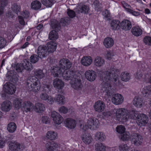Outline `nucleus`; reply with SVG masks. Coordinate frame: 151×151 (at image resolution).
I'll return each mask as SVG.
<instances>
[{
    "mask_svg": "<svg viewBox=\"0 0 151 151\" xmlns=\"http://www.w3.org/2000/svg\"><path fill=\"white\" fill-rule=\"evenodd\" d=\"M119 74V70L114 67H111L110 70L104 73L101 78L103 81V89L108 95H110V90L112 88L111 83L119 82L118 78Z\"/></svg>",
    "mask_w": 151,
    "mask_h": 151,
    "instance_id": "1",
    "label": "nucleus"
},
{
    "mask_svg": "<svg viewBox=\"0 0 151 151\" xmlns=\"http://www.w3.org/2000/svg\"><path fill=\"white\" fill-rule=\"evenodd\" d=\"M26 83L28 89L36 92L39 91L40 88V83L38 79L35 77H28L26 80Z\"/></svg>",
    "mask_w": 151,
    "mask_h": 151,
    "instance_id": "2",
    "label": "nucleus"
},
{
    "mask_svg": "<svg viewBox=\"0 0 151 151\" xmlns=\"http://www.w3.org/2000/svg\"><path fill=\"white\" fill-rule=\"evenodd\" d=\"M50 26L55 30H52L50 32L49 36V38L52 40H56L58 38V34L56 31H58L60 29V25L58 21L56 19H53L51 21Z\"/></svg>",
    "mask_w": 151,
    "mask_h": 151,
    "instance_id": "3",
    "label": "nucleus"
},
{
    "mask_svg": "<svg viewBox=\"0 0 151 151\" xmlns=\"http://www.w3.org/2000/svg\"><path fill=\"white\" fill-rule=\"evenodd\" d=\"M98 124V121L96 118H91L88 119L87 124L85 125H81L80 128L84 130L88 129L93 130L96 128L97 125Z\"/></svg>",
    "mask_w": 151,
    "mask_h": 151,
    "instance_id": "4",
    "label": "nucleus"
},
{
    "mask_svg": "<svg viewBox=\"0 0 151 151\" xmlns=\"http://www.w3.org/2000/svg\"><path fill=\"white\" fill-rule=\"evenodd\" d=\"M70 85L73 88L77 90L81 89L83 86L80 77L77 75L75 76L71 81Z\"/></svg>",
    "mask_w": 151,
    "mask_h": 151,
    "instance_id": "5",
    "label": "nucleus"
},
{
    "mask_svg": "<svg viewBox=\"0 0 151 151\" xmlns=\"http://www.w3.org/2000/svg\"><path fill=\"white\" fill-rule=\"evenodd\" d=\"M131 142L135 145L139 146L140 145L143 141V138L141 135L135 132L131 134Z\"/></svg>",
    "mask_w": 151,
    "mask_h": 151,
    "instance_id": "6",
    "label": "nucleus"
},
{
    "mask_svg": "<svg viewBox=\"0 0 151 151\" xmlns=\"http://www.w3.org/2000/svg\"><path fill=\"white\" fill-rule=\"evenodd\" d=\"M116 116L117 118H121L122 120L125 121L129 119L128 111L123 109H117L116 111Z\"/></svg>",
    "mask_w": 151,
    "mask_h": 151,
    "instance_id": "7",
    "label": "nucleus"
},
{
    "mask_svg": "<svg viewBox=\"0 0 151 151\" xmlns=\"http://www.w3.org/2000/svg\"><path fill=\"white\" fill-rule=\"evenodd\" d=\"M137 123L140 126H144L147 124L148 122L147 116L144 114H140L137 116Z\"/></svg>",
    "mask_w": 151,
    "mask_h": 151,
    "instance_id": "8",
    "label": "nucleus"
},
{
    "mask_svg": "<svg viewBox=\"0 0 151 151\" xmlns=\"http://www.w3.org/2000/svg\"><path fill=\"white\" fill-rule=\"evenodd\" d=\"M62 75L63 78L65 80H72V78H74L75 76H77L73 70H63Z\"/></svg>",
    "mask_w": 151,
    "mask_h": 151,
    "instance_id": "9",
    "label": "nucleus"
},
{
    "mask_svg": "<svg viewBox=\"0 0 151 151\" xmlns=\"http://www.w3.org/2000/svg\"><path fill=\"white\" fill-rule=\"evenodd\" d=\"M4 91L6 93L12 94L16 91V87L14 85L9 82L6 83L3 86Z\"/></svg>",
    "mask_w": 151,
    "mask_h": 151,
    "instance_id": "10",
    "label": "nucleus"
},
{
    "mask_svg": "<svg viewBox=\"0 0 151 151\" xmlns=\"http://www.w3.org/2000/svg\"><path fill=\"white\" fill-rule=\"evenodd\" d=\"M59 147V145L55 142L48 141L45 145V151H54Z\"/></svg>",
    "mask_w": 151,
    "mask_h": 151,
    "instance_id": "11",
    "label": "nucleus"
},
{
    "mask_svg": "<svg viewBox=\"0 0 151 151\" xmlns=\"http://www.w3.org/2000/svg\"><path fill=\"white\" fill-rule=\"evenodd\" d=\"M60 68L63 70L69 69L71 66V63L69 60L66 58H63L59 62Z\"/></svg>",
    "mask_w": 151,
    "mask_h": 151,
    "instance_id": "12",
    "label": "nucleus"
},
{
    "mask_svg": "<svg viewBox=\"0 0 151 151\" xmlns=\"http://www.w3.org/2000/svg\"><path fill=\"white\" fill-rule=\"evenodd\" d=\"M123 97L122 95L117 93L113 95L112 98V101L113 104L116 105H118L123 102Z\"/></svg>",
    "mask_w": 151,
    "mask_h": 151,
    "instance_id": "13",
    "label": "nucleus"
},
{
    "mask_svg": "<svg viewBox=\"0 0 151 151\" xmlns=\"http://www.w3.org/2000/svg\"><path fill=\"white\" fill-rule=\"evenodd\" d=\"M37 54L40 58H42L47 56L48 53L44 45H40L37 49Z\"/></svg>",
    "mask_w": 151,
    "mask_h": 151,
    "instance_id": "14",
    "label": "nucleus"
},
{
    "mask_svg": "<svg viewBox=\"0 0 151 151\" xmlns=\"http://www.w3.org/2000/svg\"><path fill=\"white\" fill-rule=\"evenodd\" d=\"M51 116L55 124H59L63 121V117L58 113L55 111L52 113Z\"/></svg>",
    "mask_w": 151,
    "mask_h": 151,
    "instance_id": "15",
    "label": "nucleus"
},
{
    "mask_svg": "<svg viewBox=\"0 0 151 151\" xmlns=\"http://www.w3.org/2000/svg\"><path fill=\"white\" fill-rule=\"evenodd\" d=\"M85 76L88 80L92 81L96 79V72L94 71L89 70L85 72Z\"/></svg>",
    "mask_w": 151,
    "mask_h": 151,
    "instance_id": "16",
    "label": "nucleus"
},
{
    "mask_svg": "<svg viewBox=\"0 0 151 151\" xmlns=\"http://www.w3.org/2000/svg\"><path fill=\"white\" fill-rule=\"evenodd\" d=\"M6 77L8 81L14 83H16L18 80L16 74L13 71H8L7 73Z\"/></svg>",
    "mask_w": 151,
    "mask_h": 151,
    "instance_id": "17",
    "label": "nucleus"
},
{
    "mask_svg": "<svg viewBox=\"0 0 151 151\" xmlns=\"http://www.w3.org/2000/svg\"><path fill=\"white\" fill-rule=\"evenodd\" d=\"M105 107V105L103 102L101 101H98L95 103L94 108L96 111L100 112L104 110Z\"/></svg>",
    "mask_w": 151,
    "mask_h": 151,
    "instance_id": "18",
    "label": "nucleus"
},
{
    "mask_svg": "<svg viewBox=\"0 0 151 151\" xmlns=\"http://www.w3.org/2000/svg\"><path fill=\"white\" fill-rule=\"evenodd\" d=\"M9 146V149L12 151H18L22 148L23 145L17 142H10Z\"/></svg>",
    "mask_w": 151,
    "mask_h": 151,
    "instance_id": "19",
    "label": "nucleus"
},
{
    "mask_svg": "<svg viewBox=\"0 0 151 151\" xmlns=\"http://www.w3.org/2000/svg\"><path fill=\"white\" fill-rule=\"evenodd\" d=\"M63 70L60 67H53L52 68L51 71L54 77H60L62 76Z\"/></svg>",
    "mask_w": 151,
    "mask_h": 151,
    "instance_id": "20",
    "label": "nucleus"
},
{
    "mask_svg": "<svg viewBox=\"0 0 151 151\" xmlns=\"http://www.w3.org/2000/svg\"><path fill=\"white\" fill-rule=\"evenodd\" d=\"M57 44L54 42L51 41L48 42L46 45L45 48L48 53L53 52L56 49Z\"/></svg>",
    "mask_w": 151,
    "mask_h": 151,
    "instance_id": "21",
    "label": "nucleus"
},
{
    "mask_svg": "<svg viewBox=\"0 0 151 151\" xmlns=\"http://www.w3.org/2000/svg\"><path fill=\"white\" fill-rule=\"evenodd\" d=\"M53 85L55 88L58 89H61L63 87L64 83L61 79L56 78L53 81Z\"/></svg>",
    "mask_w": 151,
    "mask_h": 151,
    "instance_id": "22",
    "label": "nucleus"
},
{
    "mask_svg": "<svg viewBox=\"0 0 151 151\" xmlns=\"http://www.w3.org/2000/svg\"><path fill=\"white\" fill-rule=\"evenodd\" d=\"M64 123L66 127L71 129H74L76 125V121L71 118H68L66 119Z\"/></svg>",
    "mask_w": 151,
    "mask_h": 151,
    "instance_id": "23",
    "label": "nucleus"
},
{
    "mask_svg": "<svg viewBox=\"0 0 151 151\" xmlns=\"http://www.w3.org/2000/svg\"><path fill=\"white\" fill-rule=\"evenodd\" d=\"M11 108V103L9 101H6L3 102L1 104V110L5 112L9 111Z\"/></svg>",
    "mask_w": 151,
    "mask_h": 151,
    "instance_id": "24",
    "label": "nucleus"
},
{
    "mask_svg": "<svg viewBox=\"0 0 151 151\" xmlns=\"http://www.w3.org/2000/svg\"><path fill=\"white\" fill-rule=\"evenodd\" d=\"M122 29L125 30H129L132 27L131 22L127 19L124 20L121 24Z\"/></svg>",
    "mask_w": 151,
    "mask_h": 151,
    "instance_id": "25",
    "label": "nucleus"
},
{
    "mask_svg": "<svg viewBox=\"0 0 151 151\" xmlns=\"http://www.w3.org/2000/svg\"><path fill=\"white\" fill-rule=\"evenodd\" d=\"M46 137L50 140H55L57 138L58 135L57 132L53 131H48L46 134Z\"/></svg>",
    "mask_w": 151,
    "mask_h": 151,
    "instance_id": "26",
    "label": "nucleus"
},
{
    "mask_svg": "<svg viewBox=\"0 0 151 151\" xmlns=\"http://www.w3.org/2000/svg\"><path fill=\"white\" fill-rule=\"evenodd\" d=\"M92 62V58L89 56L83 57L81 60V63L85 66L89 65Z\"/></svg>",
    "mask_w": 151,
    "mask_h": 151,
    "instance_id": "27",
    "label": "nucleus"
},
{
    "mask_svg": "<svg viewBox=\"0 0 151 151\" xmlns=\"http://www.w3.org/2000/svg\"><path fill=\"white\" fill-rule=\"evenodd\" d=\"M103 44L106 48H110L113 45L114 41L111 38L107 37L104 40Z\"/></svg>",
    "mask_w": 151,
    "mask_h": 151,
    "instance_id": "28",
    "label": "nucleus"
},
{
    "mask_svg": "<svg viewBox=\"0 0 151 151\" xmlns=\"http://www.w3.org/2000/svg\"><path fill=\"white\" fill-rule=\"evenodd\" d=\"M94 65L97 67H100L103 66L104 64V59L100 56L96 57L94 60Z\"/></svg>",
    "mask_w": 151,
    "mask_h": 151,
    "instance_id": "29",
    "label": "nucleus"
},
{
    "mask_svg": "<svg viewBox=\"0 0 151 151\" xmlns=\"http://www.w3.org/2000/svg\"><path fill=\"white\" fill-rule=\"evenodd\" d=\"M33 107V104L30 101H24L23 104L24 110L26 112L30 111Z\"/></svg>",
    "mask_w": 151,
    "mask_h": 151,
    "instance_id": "30",
    "label": "nucleus"
},
{
    "mask_svg": "<svg viewBox=\"0 0 151 151\" xmlns=\"http://www.w3.org/2000/svg\"><path fill=\"white\" fill-rule=\"evenodd\" d=\"M23 68L28 71H30L33 69V67L31 64L27 59H25L23 60L22 63Z\"/></svg>",
    "mask_w": 151,
    "mask_h": 151,
    "instance_id": "31",
    "label": "nucleus"
},
{
    "mask_svg": "<svg viewBox=\"0 0 151 151\" xmlns=\"http://www.w3.org/2000/svg\"><path fill=\"white\" fill-rule=\"evenodd\" d=\"M45 105L40 103H36L35 106V110L37 112L41 113L45 109Z\"/></svg>",
    "mask_w": 151,
    "mask_h": 151,
    "instance_id": "32",
    "label": "nucleus"
},
{
    "mask_svg": "<svg viewBox=\"0 0 151 151\" xmlns=\"http://www.w3.org/2000/svg\"><path fill=\"white\" fill-rule=\"evenodd\" d=\"M132 34L136 36H139L142 34V30L138 27H134L131 30Z\"/></svg>",
    "mask_w": 151,
    "mask_h": 151,
    "instance_id": "33",
    "label": "nucleus"
},
{
    "mask_svg": "<svg viewBox=\"0 0 151 151\" xmlns=\"http://www.w3.org/2000/svg\"><path fill=\"white\" fill-rule=\"evenodd\" d=\"M81 138L85 143L88 144L90 143L92 140L91 136L88 134H83L81 137Z\"/></svg>",
    "mask_w": 151,
    "mask_h": 151,
    "instance_id": "34",
    "label": "nucleus"
},
{
    "mask_svg": "<svg viewBox=\"0 0 151 151\" xmlns=\"http://www.w3.org/2000/svg\"><path fill=\"white\" fill-rule=\"evenodd\" d=\"M143 100L139 97H135L134 99L133 104L137 107H141L143 104Z\"/></svg>",
    "mask_w": 151,
    "mask_h": 151,
    "instance_id": "35",
    "label": "nucleus"
},
{
    "mask_svg": "<svg viewBox=\"0 0 151 151\" xmlns=\"http://www.w3.org/2000/svg\"><path fill=\"white\" fill-rule=\"evenodd\" d=\"M64 99L65 98L63 95L58 94L55 96L54 100L58 104L63 105L64 103Z\"/></svg>",
    "mask_w": 151,
    "mask_h": 151,
    "instance_id": "36",
    "label": "nucleus"
},
{
    "mask_svg": "<svg viewBox=\"0 0 151 151\" xmlns=\"http://www.w3.org/2000/svg\"><path fill=\"white\" fill-rule=\"evenodd\" d=\"M95 137V139L100 142H102L105 139L106 136L104 133L98 132L96 133Z\"/></svg>",
    "mask_w": 151,
    "mask_h": 151,
    "instance_id": "37",
    "label": "nucleus"
},
{
    "mask_svg": "<svg viewBox=\"0 0 151 151\" xmlns=\"http://www.w3.org/2000/svg\"><path fill=\"white\" fill-rule=\"evenodd\" d=\"M120 23L118 20H113L111 22V29L113 30L119 29L120 27Z\"/></svg>",
    "mask_w": 151,
    "mask_h": 151,
    "instance_id": "38",
    "label": "nucleus"
},
{
    "mask_svg": "<svg viewBox=\"0 0 151 151\" xmlns=\"http://www.w3.org/2000/svg\"><path fill=\"white\" fill-rule=\"evenodd\" d=\"M16 129L17 126L13 122H10L8 125L7 129L9 132H14L16 130Z\"/></svg>",
    "mask_w": 151,
    "mask_h": 151,
    "instance_id": "39",
    "label": "nucleus"
},
{
    "mask_svg": "<svg viewBox=\"0 0 151 151\" xmlns=\"http://www.w3.org/2000/svg\"><path fill=\"white\" fill-rule=\"evenodd\" d=\"M41 4L38 1L36 0L32 1L31 4V8L37 10L39 9L41 7Z\"/></svg>",
    "mask_w": 151,
    "mask_h": 151,
    "instance_id": "40",
    "label": "nucleus"
},
{
    "mask_svg": "<svg viewBox=\"0 0 151 151\" xmlns=\"http://www.w3.org/2000/svg\"><path fill=\"white\" fill-rule=\"evenodd\" d=\"M79 13H82L84 14L88 13L89 10V7L87 5H83L81 6H80L78 8Z\"/></svg>",
    "mask_w": 151,
    "mask_h": 151,
    "instance_id": "41",
    "label": "nucleus"
},
{
    "mask_svg": "<svg viewBox=\"0 0 151 151\" xmlns=\"http://www.w3.org/2000/svg\"><path fill=\"white\" fill-rule=\"evenodd\" d=\"M120 77L122 80L124 81H127L130 79L131 76L129 74L125 72H122L121 73Z\"/></svg>",
    "mask_w": 151,
    "mask_h": 151,
    "instance_id": "42",
    "label": "nucleus"
},
{
    "mask_svg": "<svg viewBox=\"0 0 151 151\" xmlns=\"http://www.w3.org/2000/svg\"><path fill=\"white\" fill-rule=\"evenodd\" d=\"M34 74L36 78H42L45 76V74L43 72L42 70L38 69L36 70L34 73Z\"/></svg>",
    "mask_w": 151,
    "mask_h": 151,
    "instance_id": "43",
    "label": "nucleus"
},
{
    "mask_svg": "<svg viewBox=\"0 0 151 151\" xmlns=\"http://www.w3.org/2000/svg\"><path fill=\"white\" fill-rule=\"evenodd\" d=\"M95 148L96 151H105L106 147L102 143H96L95 145Z\"/></svg>",
    "mask_w": 151,
    "mask_h": 151,
    "instance_id": "44",
    "label": "nucleus"
},
{
    "mask_svg": "<svg viewBox=\"0 0 151 151\" xmlns=\"http://www.w3.org/2000/svg\"><path fill=\"white\" fill-rule=\"evenodd\" d=\"M54 0H42V4L47 7H51L55 3Z\"/></svg>",
    "mask_w": 151,
    "mask_h": 151,
    "instance_id": "45",
    "label": "nucleus"
},
{
    "mask_svg": "<svg viewBox=\"0 0 151 151\" xmlns=\"http://www.w3.org/2000/svg\"><path fill=\"white\" fill-rule=\"evenodd\" d=\"M142 92L143 95L145 96L151 94V88L150 86H148L145 87L142 90Z\"/></svg>",
    "mask_w": 151,
    "mask_h": 151,
    "instance_id": "46",
    "label": "nucleus"
},
{
    "mask_svg": "<svg viewBox=\"0 0 151 151\" xmlns=\"http://www.w3.org/2000/svg\"><path fill=\"white\" fill-rule=\"evenodd\" d=\"M11 9L12 11L17 15L18 14L20 10V6L16 3H14L11 6Z\"/></svg>",
    "mask_w": 151,
    "mask_h": 151,
    "instance_id": "47",
    "label": "nucleus"
},
{
    "mask_svg": "<svg viewBox=\"0 0 151 151\" xmlns=\"http://www.w3.org/2000/svg\"><path fill=\"white\" fill-rule=\"evenodd\" d=\"M70 19L68 17H65L60 19V23L63 26L68 25L70 23Z\"/></svg>",
    "mask_w": 151,
    "mask_h": 151,
    "instance_id": "48",
    "label": "nucleus"
},
{
    "mask_svg": "<svg viewBox=\"0 0 151 151\" xmlns=\"http://www.w3.org/2000/svg\"><path fill=\"white\" fill-rule=\"evenodd\" d=\"M22 100L19 99H15L13 102V104L15 108L19 109L20 108L22 104Z\"/></svg>",
    "mask_w": 151,
    "mask_h": 151,
    "instance_id": "49",
    "label": "nucleus"
},
{
    "mask_svg": "<svg viewBox=\"0 0 151 151\" xmlns=\"http://www.w3.org/2000/svg\"><path fill=\"white\" fill-rule=\"evenodd\" d=\"M130 137V134L128 132H124L121 135V139L123 141L128 140Z\"/></svg>",
    "mask_w": 151,
    "mask_h": 151,
    "instance_id": "50",
    "label": "nucleus"
},
{
    "mask_svg": "<svg viewBox=\"0 0 151 151\" xmlns=\"http://www.w3.org/2000/svg\"><path fill=\"white\" fill-rule=\"evenodd\" d=\"M52 86L49 83L47 84L44 83L42 88L43 90L45 92H47L49 91L51 89Z\"/></svg>",
    "mask_w": 151,
    "mask_h": 151,
    "instance_id": "51",
    "label": "nucleus"
},
{
    "mask_svg": "<svg viewBox=\"0 0 151 151\" xmlns=\"http://www.w3.org/2000/svg\"><path fill=\"white\" fill-rule=\"evenodd\" d=\"M119 149L120 151H128L129 149L127 144H122L119 147Z\"/></svg>",
    "mask_w": 151,
    "mask_h": 151,
    "instance_id": "52",
    "label": "nucleus"
},
{
    "mask_svg": "<svg viewBox=\"0 0 151 151\" xmlns=\"http://www.w3.org/2000/svg\"><path fill=\"white\" fill-rule=\"evenodd\" d=\"M39 57L35 54L32 55L30 58V60L31 62L35 63L37 62L39 60Z\"/></svg>",
    "mask_w": 151,
    "mask_h": 151,
    "instance_id": "53",
    "label": "nucleus"
},
{
    "mask_svg": "<svg viewBox=\"0 0 151 151\" xmlns=\"http://www.w3.org/2000/svg\"><path fill=\"white\" fill-rule=\"evenodd\" d=\"M6 41L3 37L0 36V48H4L6 45Z\"/></svg>",
    "mask_w": 151,
    "mask_h": 151,
    "instance_id": "54",
    "label": "nucleus"
},
{
    "mask_svg": "<svg viewBox=\"0 0 151 151\" xmlns=\"http://www.w3.org/2000/svg\"><path fill=\"white\" fill-rule=\"evenodd\" d=\"M14 70H15L18 72H21L22 70L23 69L22 64L17 63L15 66H14Z\"/></svg>",
    "mask_w": 151,
    "mask_h": 151,
    "instance_id": "55",
    "label": "nucleus"
},
{
    "mask_svg": "<svg viewBox=\"0 0 151 151\" xmlns=\"http://www.w3.org/2000/svg\"><path fill=\"white\" fill-rule=\"evenodd\" d=\"M116 129L117 132L121 134L124 132L125 130L124 127L122 125L118 126Z\"/></svg>",
    "mask_w": 151,
    "mask_h": 151,
    "instance_id": "56",
    "label": "nucleus"
},
{
    "mask_svg": "<svg viewBox=\"0 0 151 151\" xmlns=\"http://www.w3.org/2000/svg\"><path fill=\"white\" fill-rule=\"evenodd\" d=\"M143 42L146 45H151V37L149 36L145 37L143 39Z\"/></svg>",
    "mask_w": 151,
    "mask_h": 151,
    "instance_id": "57",
    "label": "nucleus"
},
{
    "mask_svg": "<svg viewBox=\"0 0 151 151\" xmlns=\"http://www.w3.org/2000/svg\"><path fill=\"white\" fill-rule=\"evenodd\" d=\"M67 14L70 18H73L76 16V14L74 11L70 9H68Z\"/></svg>",
    "mask_w": 151,
    "mask_h": 151,
    "instance_id": "58",
    "label": "nucleus"
},
{
    "mask_svg": "<svg viewBox=\"0 0 151 151\" xmlns=\"http://www.w3.org/2000/svg\"><path fill=\"white\" fill-rule=\"evenodd\" d=\"M115 55L114 53L112 52L111 51H108L107 52V57L108 59H114V56H115Z\"/></svg>",
    "mask_w": 151,
    "mask_h": 151,
    "instance_id": "59",
    "label": "nucleus"
},
{
    "mask_svg": "<svg viewBox=\"0 0 151 151\" xmlns=\"http://www.w3.org/2000/svg\"><path fill=\"white\" fill-rule=\"evenodd\" d=\"M59 111L60 113L66 114L68 111V109L64 106H62L59 108Z\"/></svg>",
    "mask_w": 151,
    "mask_h": 151,
    "instance_id": "60",
    "label": "nucleus"
},
{
    "mask_svg": "<svg viewBox=\"0 0 151 151\" xmlns=\"http://www.w3.org/2000/svg\"><path fill=\"white\" fill-rule=\"evenodd\" d=\"M45 93H42L40 95V97L42 100H46L48 98V96Z\"/></svg>",
    "mask_w": 151,
    "mask_h": 151,
    "instance_id": "61",
    "label": "nucleus"
},
{
    "mask_svg": "<svg viewBox=\"0 0 151 151\" xmlns=\"http://www.w3.org/2000/svg\"><path fill=\"white\" fill-rule=\"evenodd\" d=\"M128 12L135 16H138L140 15L139 12L134 11L132 9H128Z\"/></svg>",
    "mask_w": 151,
    "mask_h": 151,
    "instance_id": "62",
    "label": "nucleus"
},
{
    "mask_svg": "<svg viewBox=\"0 0 151 151\" xmlns=\"http://www.w3.org/2000/svg\"><path fill=\"white\" fill-rule=\"evenodd\" d=\"M49 118L47 116H43L42 118V122L43 123L47 124L49 122Z\"/></svg>",
    "mask_w": 151,
    "mask_h": 151,
    "instance_id": "63",
    "label": "nucleus"
},
{
    "mask_svg": "<svg viewBox=\"0 0 151 151\" xmlns=\"http://www.w3.org/2000/svg\"><path fill=\"white\" fill-rule=\"evenodd\" d=\"M123 6L126 9V11L128 12V10L130 9L129 8L130 7V6L127 3L124 1H123L121 2Z\"/></svg>",
    "mask_w": 151,
    "mask_h": 151,
    "instance_id": "64",
    "label": "nucleus"
}]
</instances>
